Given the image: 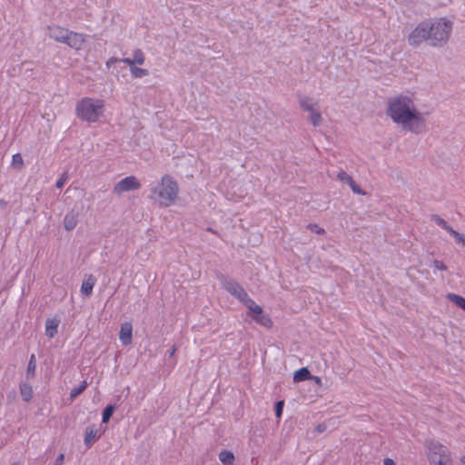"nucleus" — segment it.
Wrapping results in <instances>:
<instances>
[{
  "label": "nucleus",
  "mask_w": 465,
  "mask_h": 465,
  "mask_svg": "<svg viewBox=\"0 0 465 465\" xmlns=\"http://www.w3.org/2000/svg\"><path fill=\"white\" fill-rule=\"evenodd\" d=\"M64 453H61L57 456L55 461H54V465H63L64 464Z\"/></svg>",
  "instance_id": "35"
},
{
  "label": "nucleus",
  "mask_w": 465,
  "mask_h": 465,
  "mask_svg": "<svg viewBox=\"0 0 465 465\" xmlns=\"http://www.w3.org/2000/svg\"><path fill=\"white\" fill-rule=\"evenodd\" d=\"M104 113V102L101 99L84 97L75 106L76 116L87 123H96Z\"/></svg>",
  "instance_id": "4"
},
{
  "label": "nucleus",
  "mask_w": 465,
  "mask_h": 465,
  "mask_svg": "<svg viewBox=\"0 0 465 465\" xmlns=\"http://www.w3.org/2000/svg\"><path fill=\"white\" fill-rule=\"evenodd\" d=\"M349 186L351 187V189L352 190V192L356 194H359V195H365V192L354 182V180L352 181V183H351L349 184Z\"/></svg>",
  "instance_id": "28"
},
{
  "label": "nucleus",
  "mask_w": 465,
  "mask_h": 465,
  "mask_svg": "<svg viewBox=\"0 0 465 465\" xmlns=\"http://www.w3.org/2000/svg\"><path fill=\"white\" fill-rule=\"evenodd\" d=\"M447 297L450 302L465 311V298L455 293H449Z\"/></svg>",
  "instance_id": "22"
},
{
  "label": "nucleus",
  "mask_w": 465,
  "mask_h": 465,
  "mask_svg": "<svg viewBox=\"0 0 465 465\" xmlns=\"http://www.w3.org/2000/svg\"><path fill=\"white\" fill-rule=\"evenodd\" d=\"M60 319L57 317L48 318L45 322V335L54 338L57 334Z\"/></svg>",
  "instance_id": "12"
},
{
  "label": "nucleus",
  "mask_w": 465,
  "mask_h": 465,
  "mask_svg": "<svg viewBox=\"0 0 465 465\" xmlns=\"http://www.w3.org/2000/svg\"><path fill=\"white\" fill-rule=\"evenodd\" d=\"M283 406H284V401H279L276 402L275 404V416L277 418H281L282 414V411H283Z\"/></svg>",
  "instance_id": "30"
},
{
  "label": "nucleus",
  "mask_w": 465,
  "mask_h": 465,
  "mask_svg": "<svg viewBox=\"0 0 465 465\" xmlns=\"http://www.w3.org/2000/svg\"><path fill=\"white\" fill-rule=\"evenodd\" d=\"M318 102L305 95H299L300 107L309 113V119L314 127L320 126L322 123L321 112L316 108Z\"/></svg>",
  "instance_id": "7"
},
{
  "label": "nucleus",
  "mask_w": 465,
  "mask_h": 465,
  "mask_svg": "<svg viewBox=\"0 0 465 465\" xmlns=\"http://www.w3.org/2000/svg\"><path fill=\"white\" fill-rule=\"evenodd\" d=\"M383 464L384 465H395V462L392 459L386 458L383 460Z\"/></svg>",
  "instance_id": "36"
},
{
  "label": "nucleus",
  "mask_w": 465,
  "mask_h": 465,
  "mask_svg": "<svg viewBox=\"0 0 465 465\" xmlns=\"http://www.w3.org/2000/svg\"><path fill=\"white\" fill-rule=\"evenodd\" d=\"M129 66H130L131 75L134 78H142V77L149 74V71L147 69L137 67V66H135V64L129 65Z\"/></svg>",
  "instance_id": "21"
},
{
  "label": "nucleus",
  "mask_w": 465,
  "mask_h": 465,
  "mask_svg": "<svg viewBox=\"0 0 465 465\" xmlns=\"http://www.w3.org/2000/svg\"><path fill=\"white\" fill-rule=\"evenodd\" d=\"M337 178L341 182L346 183L348 185L353 181L352 177L342 170L338 173Z\"/></svg>",
  "instance_id": "27"
},
{
  "label": "nucleus",
  "mask_w": 465,
  "mask_h": 465,
  "mask_svg": "<svg viewBox=\"0 0 465 465\" xmlns=\"http://www.w3.org/2000/svg\"><path fill=\"white\" fill-rule=\"evenodd\" d=\"M117 62H121L120 59H118L117 57H111L110 59H108V61L106 62L105 65L107 68H110L112 66V64L117 63Z\"/></svg>",
  "instance_id": "34"
},
{
  "label": "nucleus",
  "mask_w": 465,
  "mask_h": 465,
  "mask_svg": "<svg viewBox=\"0 0 465 465\" xmlns=\"http://www.w3.org/2000/svg\"><path fill=\"white\" fill-rule=\"evenodd\" d=\"M429 461L430 465H452L449 449L439 442L430 443Z\"/></svg>",
  "instance_id": "6"
},
{
  "label": "nucleus",
  "mask_w": 465,
  "mask_h": 465,
  "mask_svg": "<svg viewBox=\"0 0 465 465\" xmlns=\"http://www.w3.org/2000/svg\"><path fill=\"white\" fill-rule=\"evenodd\" d=\"M386 114L394 124L408 132L420 134L426 129L424 115L419 111L413 98L408 94H397L389 98Z\"/></svg>",
  "instance_id": "1"
},
{
  "label": "nucleus",
  "mask_w": 465,
  "mask_h": 465,
  "mask_svg": "<svg viewBox=\"0 0 465 465\" xmlns=\"http://www.w3.org/2000/svg\"><path fill=\"white\" fill-rule=\"evenodd\" d=\"M219 460L224 465H232L234 461V455L230 450H222L219 453Z\"/></svg>",
  "instance_id": "20"
},
{
  "label": "nucleus",
  "mask_w": 465,
  "mask_h": 465,
  "mask_svg": "<svg viewBox=\"0 0 465 465\" xmlns=\"http://www.w3.org/2000/svg\"><path fill=\"white\" fill-rule=\"evenodd\" d=\"M141 188V183L137 180L135 176L130 175L122 180H120L117 183H115L114 187V192L117 194H121L123 193L138 190Z\"/></svg>",
  "instance_id": "10"
},
{
  "label": "nucleus",
  "mask_w": 465,
  "mask_h": 465,
  "mask_svg": "<svg viewBox=\"0 0 465 465\" xmlns=\"http://www.w3.org/2000/svg\"><path fill=\"white\" fill-rule=\"evenodd\" d=\"M208 231H209V232H212L213 233H215V231H213V229H211V228H208Z\"/></svg>",
  "instance_id": "39"
},
{
  "label": "nucleus",
  "mask_w": 465,
  "mask_h": 465,
  "mask_svg": "<svg viewBox=\"0 0 465 465\" xmlns=\"http://www.w3.org/2000/svg\"><path fill=\"white\" fill-rule=\"evenodd\" d=\"M176 351V348L174 346L172 347V349L169 351V356L172 357Z\"/></svg>",
  "instance_id": "37"
},
{
  "label": "nucleus",
  "mask_w": 465,
  "mask_h": 465,
  "mask_svg": "<svg viewBox=\"0 0 465 465\" xmlns=\"http://www.w3.org/2000/svg\"><path fill=\"white\" fill-rule=\"evenodd\" d=\"M307 228L310 229L312 232L317 233V234H323L325 232L324 229L320 227L316 223H309L307 225Z\"/></svg>",
  "instance_id": "29"
},
{
  "label": "nucleus",
  "mask_w": 465,
  "mask_h": 465,
  "mask_svg": "<svg viewBox=\"0 0 465 465\" xmlns=\"http://www.w3.org/2000/svg\"><path fill=\"white\" fill-rule=\"evenodd\" d=\"M20 394L25 402H28L31 401L33 397V388L29 383L26 382H21L19 385Z\"/></svg>",
  "instance_id": "18"
},
{
  "label": "nucleus",
  "mask_w": 465,
  "mask_h": 465,
  "mask_svg": "<svg viewBox=\"0 0 465 465\" xmlns=\"http://www.w3.org/2000/svg\"><path fill=\"white\" fill-rule=\"evenodd\" d=\"M148 198L163 207L173 205L179 194V185L176 180L170 174H164L159 182L149 185Z\"/></svg>",
  "instance_id": "3"
},
{
  "label": "nucleus",
  "mask_w": 465,
  "mask_h": 465,
  "mask_svg": "<svg viewBox=\"0 0 465 465\" xmlns=\"http://www.w3.org/2000/svg\"><path fill=\"white\" fill-rule=\"evenodd\" d=\"M454 239L458 243H461L465 247V235L464 234L458 232V233H456V236Z\"/></svg>",
  "instance_id": "33"
},
{
  "label": "nucleus",
  "mask_w": 465,
  "mask_h": 465,
  "mask_svg": "<svg viewBox=\"0 0 465 465\" xmlns=\"http://www.w3.org/2000/svg\"><path fill=\"white\" fill-rule=\"evenodd\" d=\"M452 27L453 23L446 17L422 21L409 35V45L418 47L425 42L432 47H443L450 37Z\"/></svg>",
  "instance_id": "2"
},
{
  "label": "nucleus",
  "mask_w": 465,
  "mask_h": 465,
  "mask_svg": "<svg viewBox=\"0 0 465 465\" xmlns=\"http://www.w3.org/2000/svg\"><path fill=\"white\" fill-rule=\"evenodd\" d=\"M133 326L130 322H124L121 325L119 339L123 345L126 346L132 342Z\"/></svg>",
  "instance_id": "11"
},
{
  "label": "nucleus",
  "mask_w": 465,
  "mask_h": 465,
  "mask_svg": "<svg viewBox=\"0 0 465 465\" xmlns=\"http://www.w3.org/2000/svg\"><path fill=\"white\" fill-rule=\"evenodd\" d=\"M431 221H433L440 228H442L445 231H447L448 232H450V235H452L454 238L456 236V233L459 232L456 230H454L452 227H450L447 223V222L444 219H442L440 216H439L438 214H432L431 215Z\"/></svg>",
  "instance_id": "16"
},
{
  "label": "nucleus",
  "mask_w": 465,
  "mask_h": 465,
  "mask_svg": "<svg viewBox=\"0 0 465 465\" xmlns=\"http://www.w3.org/2000/svg\"><path fill=\"white\" fill-rule=\"evenodd\" d=\"M432 264H433L434 269H436V270H440V271L447 270V266L441 261L434 260Z\"/></svg>",
  "instance_id": "32"
},
{
  "label": "nucleus",
  "mask_w": 465,
  "mask_h": 465,
  "mask_svg": "<svg viewBox=\"0 0 465 465\" xmlns=\"http://www.w3.org/2000/svg\"><path fill=\"white\" fill-rule=\"evenodd\" d=\"M35 369H36V362H35V354H32L27 365L26 369V377L27 378H33L35 374Z\"/></svg>",
  "instance_id": "23"
},
{
  "label": "nucleus",
  "mask_w": 465,
  "mask_h": 465,
  "mask_svg": "<svg viewBox=\"0 0 465 465\" xmlns=\"http://www.w3.org/2000/svg\"><path fill=\"white\" fill-rule=\"evenodd\" d=\"M24 165V161L22 155L17 153H15L12 157V166L15 169H21Z\"/></svg>",
  "instance_id": "26"
},
{
  "label": "nucleus",
  "mask_w": 465,
  "mask_h": 465,
  "mask_svg": "<svg viewBox=\"0 0 465 465\" xmlns=\"http://www.w3.org/2000/svg\"><path fill=\"white\" fill-rule=\"evenodd\" d=\"M460 461L463 465H465V455L461 457Z\"/></svg>",
  "instance_id": "38"
},
{
  "label": "nucleus",
  "mask_w": 465,
  "mask_h": 465,
  "mask_svg": "<svg viewBox=\"0 0 465 465\" xmlns=\"http://www.w3.org/2000/svg\"><path fill=\"white\" fill-rule=\"evenodd\" d=\"M77 214L71 213H67L64 218V226L66 231L74 230L78 223Z\"/></svg>",
  "instance_id": "17"
},
{
  "label": "nucleus",
  "mask_w": 465,
  "mask_h": 465,
  "mask_svg": "<svg viewBox=\"0 0 465 465\" xmlns=\"http://www.w3.org/2000/svg\"><path fill=\"white\" fill-rule=\"evenodd\" d=\"M246 307L248 308V316L255 322L266 328H271L272 326L271 317L267 313H264L262 308L256 304L254 301L249 302V304Z\"/></svg>",
  "instance_id": "9"
},
{
  "label": "nucleus",
  "mask_w": 465,
  "mask_h": 465,
  "mask_svg": "<svg viewBox=\"0 0 465 465\" xmlns=\"http://www.w3.org/2000/svg\"><path fill=\"white\" fill-rule=\"evenodd\" d=\"M223 286L231 295L236 298L239 302H242L245 306L249 304V302L253 301L252 298H250L242 286L232 279H224L223 281Z\"/></svg>",
  "instance_id": "8"
},
{
  "label": "nucleus",
  "mask_w": 465,
  "mask_h": 465,
  "mask_svg": "<svg viewBox=\"0 0 465 465\" xmlns=\"http://www.w3.org/2000/svg\"><path fill=\"white\" fill-rule=\"evenodd\" d=\"M316 379V381L319 382L321 381V379L319 377H315Z\"/></svg>",
  "instance_id": "40"
},
{
  "label": "nucleus",
  "mask_w": 465,
  "mask_h": 465,
  "mask_svg": "<svg viewBox=\"0 0 465 465\" xmlns=\"http://www.w3.org/2000/svg\"><path fill=\"white\" fill-rule=\"evenodd\" d=\"M311 377H312V375H311V372L309 371V370L307 368L303 367L294 372L293 381L295 382H300V381H306V380L310 379Z\"/></svg>",
  "instance_id": "19"
},
{
  "label": "nucleus",
  "mask_w": 465,
  "mask_h": 465,
  "mask_svg": "<svg viewBox=\"0 0 465 465\" xmlns=\"http://www.w3.org/2000/svg\"><path fill=\"white\" fill-rule=\"evenodd\" d=\"M145 57L144 54L141 49H136L133 53V58H123L121 59V62L128 64V65H134V64H143L144 63Z\"/></svg>",
  "instance_id": "13"
},
{
  "label": "nucleus",
  "mask_w": 465,
  "mask_h": 465,
  "mask_svg": "<svg viewBox=\"0 0 465 465\" xmlns=\"http://www.w3.org/2000/svg\"><path fill=\"white\" fill-rule=\"evenodd\" d=\"M88 383L86 381H83L81 384L77 387H74L70 391V398L73 400L79 396L81 393L84 392V391L87 388Z\"/></svg>",
  "instance_id": "24"
},
{
  "label": "nucleus",
  "mask_w": 465,
  "mask_h": 465,
  "mask_svg": "<svg viewBox=\"0 0 465 465\" xmlns=\"http://www.w3.org/2000/svg\"><path fill=\"white\" fill-rule=\"evenodd\" d=\"M67 180V174L64 173L61 175V177L56 181V183H55V186L58 188V189H61L63 188V186L64 185L65 182Z\"/></svg>",
  "instance_id": "31"
},
{
  "label": "nucleus",
  "mask_w": 465,
  "mask_h": 465,
  "mask_svg": "<svg viewBox=\"0 0 465 465\" xmlns=\"http://www.w3.org/2000/svg\"><path fill=\"white\" fill-rule=\"evenodd\" d=\"M114 411V405H108L104 408L102 414V422L107 423L111 417L113 416Z\"/></svg>",
  "instance_id": "25"
},
{
  "label": "nucleus",
  "mask_w": 465,
  "mask_h": 465,
  "mask_svg": "<svg viewBox=\"0 0 465 465\" xmlns=\"http://www.w3.org/2000/svg\"><path fill=\"white\" fill-rule=\"evenodd\" d=\"M47 31L50 38L75 50H80L84 43V35L70 31L60 25H48Z\"/></svg>",
  "instance_id": "5"
},
{
  "label": "nucleus",
  "mask_w": 465,
  "mask_h": 465,
  "mask_svg": "<svg viewBox=\"0 0 465 465\" xmlns=\"http://www.w3.org/2000/svg\"><path fill=\"white\" fill-rule=\"evenodd\" d=\"M101 433L94 426H89L85 430L84 433V444L90 446L94 441L99 439Z\"/></svg>",
  "instance_id": "14"
},
{
  "label": "nucleus",
  "mask_w": 465,
  "mask_h": 465,
  "mask_svg": "<svg viewBox=\"0 0 465 465\" xmlns=\"http://www.w3.org/2000/svg\"><path fill=\"white\" fill-rule=\"evenodd\" d=\"M95 278L93 275H89L81 285V292L84 296H90L93 293L94 286L95 285Z\"/></svg>",
  "instance_id": "15"
}]
</instances>
